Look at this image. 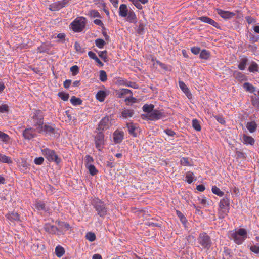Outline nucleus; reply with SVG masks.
Here are the masks:
<instances>
[{
	"instance_id": "nucleus-3",
	"label": "nucleus",
	"mask_w": 259,
	"mask_h": 259,
	"mask_svg": "<svg viewBox=\"0 0 259 259\" xmlns=\"http://www.w3.org/2000/svg\"><path fill=\"white\" fill-rule=\"evenodd\" d=\"M85 24L86 19L83 17L77 18L71 23L72 29L75 32H81Z\"/></svg>"
},
{
	"instance_id": "nucleus-22",
	"label": "nucleus",
	"mask_w": 259,
	"mask_h": 259,
	"mask_svg": "<svg viewBox=\"0 0 259 259\" xmlns=\"http://www.w3.org/2000/svg\"><path fill=\"white\" fill-rule=\"evenodd\" d=\"M248 61V59L246 57L241 58L238 66V68L241 70H244L245 69V66Z\"/></svg>"
},
{
	"instance_id": "nucleus-18",
	"label": "nucleus",
	"mask_w": 259,
	"mask_h": 259,
	"mask_svg": "<svg viewBox=\"0 0 259 259\" xmlns=\"http://www.w3.org/2000/svg\"><path fill=\"white\" fill-rule=\"evenodd\" d=\"M128 13L127 6L125 4H121L119 7V15L122 17H125L127 16Z\"/></svg>"
},
{
	"instance_id": "nucleus-30",
	"label": "nucleus",
	"mask_w": 259,
	"mask_h": 259,
	"mask_svg": "<svg viewBox=\"0 0 259 259\" xmlns=\"http://www.w3.org/2000/svg\"><path fill=\"white\" fill-rule=\"evenodd\" d=\"M61 8H62V6L59 1L50 5V9L52 11H58Z\"/></svg>"
},
{
	"instance_id": "nucleus-21",
	"label": "nucleus",
	"mask_w": 259,
	"mask_h": 259,
	"mask_svg": "<svg viewBox=\"0 0 259 259\" xmlns=\"http://www.w3.org/2000/svg\"><path fill=\"white\" fill-rule=\"evenodd\" d=\"M242 139L245 144H250L251 145H253L255 143L254 138L251 136L244 134L243 135Z\"/></svg>"
},
{
	"instance_id": "nucleus-42",
	"label": "nucleus",
	"mask_w": 259,
	"mask_h": 259,
	"mask_svg": "<svg viewBox=\"0 0 259 259\" xmlns=\"http://www.w3.org/2000/svg\"><path fill=\"white\" fill-rule=\"evenodd\" d=\"M90 174L92 176H94L97 174L98 170H97L95 166L92 164H90L87 166Z\"/></svg>"
},
{
	"instance_id": "nucleus-62",
	"label": "nucleus",
	"mask_w": 259,
	"mask_h": 259,
	"mask_svg": "<svg viewBox=\"0 0 259 259\" xmlns=\"http://www.w3.org/2000/svg\"><path fill=\"white\" fill-rule=\"evenodd\" d=\"M37 50L38 52L41 53L47 52L49 50V49L46 47L45 45H42L38 48Z\"/></svg>"
},
{
	"instance_id": "nucleus-12",
	"label": "nucleus",
	"mask_w": 259,
	"mask_h": 259,
	"mask_svg": "<svg viewBox=\"0 0 259 259\" xmlns=\"http://www.w3.org/2000/svg\"><path fill=\"white\" fill-rule=\"evenodd\" d=\"M45 231L51 234H55L58 231L57 227L49 223H46L44 226Z\"/></svg>"
},
{
	"instance_id": "nucleus-60",
	"label": "nucleus",
	"mask_w": 259,
	"mask_h": 259,
	"mask_svg": "<svg viewBox=\"0 0 259 259\" xmlns=\"http://www.w3.org/2000/svg\"><path fill=\"white\" fill-rule=\"evenodd\" d=\"M74 48L76 51L79 52H83V49L81 48L80 46L79 43L76 41L74 44Z\"/></svg>"
},
{
	"instance_id": "nucleus-16",
	"label": "nucleus",
	"mask_w": 259,
	"mask_h": 259,
	"mask_svg": "<svg viewBox=\"0 0 259 259\" xmlns=\"http://www.w3.org/2000/svg\"><path fill=\"white\" fill-rule=\"evenodd\" d=\"M230 205V200L227 197H224L220 202L219 207L221 209L229 208Z\"/></svg>"
},
{
	"instance_id": "nucleus-46",
	"label": "nucleus",
	"mask_w": 259,
	"mask_h": 259,
	"mask_svg": "<svg viewBox=\"0 0 259 259\" xmlns=\"http://www.w3.org/2000/svg\"><path fill=\"white\" fill-rule=\"evenodd\" d=\"M100 79L102 82H105L107 80V75L104 70H101L100 71Z\"/></svg>"
},
{
	"instance_id": "nucleus-50",
	"label": "nucleus",
	"mask_w": 259,
	"mask_h": 259,
	"mask_svg": "<svg viewBox=\"0 0 259 259\" xmlns=\"http://www.w3.org/2000/svg\"><path fill=\"white\" fill-rule=\"evenodd\" d=\"M251 103L253 106L257 108L259 110V97H255L252 98Z\"/></svg>"
},
{
	"instance_id": "nucleus-55",
	"label": "nucleus",
	"mask_w": 259,
	"mask_h": 259,
	"mask_svg": "<svg viewBox=\"0 0 259 259\" xmlns=\"http://www.w3.org/2000/svg\"><path fill=\"white\" fill-rule=\"evenodd\" d=\"M90 15L92 17L95 18V17H98L101 18V15L98 11L93 10H91L90 12Z\"/></svg>"
},
{
	"instance_id": "nucleus-34",
	"label": "nucleus",
	"mask_w": 259,
	"mask_h": 259,
	"mask_svg": "<svg viewBox=\"0 0 259 259\" xmlns=\"http://www.w3.org/2000/svg\"><path fill=\"white\" fill-rule=\"evenodd\" d=\"M194 180V174L191 171H188L186 175L185 181L188 183L191 184Z\"/></svg>"
},
{
	"instance_id": "nucleus-40",
	"label": "nucleus",
	"mask_w": 259,
	"mask_h": 259,
	"mask_svg": "<svg viewBox=\"0 0 259 259\" xmlns=\"http://www.w3.org/2000/svg\"><path fill=\"white\" fill-rule=\"evenodd\" d=\"M181 164L184 166H190L192 164L190 163L189 158L188 157H183L180 160Z\"/></svg>"
},
{
	"instance_id": "nucleus-43",
	"label": "nucleus",
	"mask_w": 259,
	"mask_h": 259,
	"mask_svg": "<svg viewBox=\"0 0 259 259\" xmlns=\"http://www.w3.org/2000/svg\"><path fill=\"white\" fill-rule=\"evenodd\" d=\"M176 213L178 217L179 218L180 221L183 224H185L187 222V219L184 214L179 210L176 211Z\"/></svg>"
},
{
	"instance_id": "nucleus-63",
	"label": "nucleus",
	"mask_w": 259,
	"mask_h": 259,
	"mask_svg": "<svg viewBox=\"0 0 259 259\" xmlns=\"http://www.w3.org/2000/svg\"><path fill=\"white\" fill-rule=\"evenodd\" d=\"M66 35L64 33H60L58 34L57 37L60 39V42H64Z\"/></svg>"
},
{
	"instance_id": "nucleus-4",
	"label": "nucleus",
	"mask_w": 259,
	"mask_h": 259,
	"mask_svg": "<svg viewBox=\"0 0 259 259\" xmlns=\"http://www.w3.org/2000/svg\"><path fill=\"white\" fill-rule=\"evenodd\" d=\"M42 152L45 157L49 161L55 162L57 164H58L61 162V159L56 154L54 150L45 148L42 150Z\"/></svg>"
},
{
	"instance_id": "nucleus-25",
	"label": "nucleus",
	"mask_w": 259,
	"mask_h": 259,
	"mask_svg": "<svg viewBox=\"0 0 259 259\" xmlns=\"http://www.w3.org/2000/svg\"><path fill=\"white\" fill-rule=\"evenodd\" d=\"M248 71L250 72H258L259 66L254 61H252L250 65L248 67Z\"/></svg>"
},
{
	"instance_id": "nucleus-14",
	"label": "nucleus",
	"mask_w": 259,
	"mask_h": 259,
	"mask_svg": "<svg viewBox=\"0 0 259 259\" xmlns=\"http://www.w3.org/2000/svg\"><path fill=\"white\" fill-rule=\"evenodd\" d=\"M218 13L224 19H229L235 16V13L233 12L225 11L221 9H218Z\"/></svg>"
},
{
	"instance_id": "nucleus-20",
	"label": "nucleus",
	"mask_w": 259,
	"mask_h": 259,
	"mask_svg": "<svg viewBox=\"0 0 259 259\" xmlns=\"http://www.w3.org/2000/svg\"><path fill=\"white\" fill-rule=\"evenodd\" d=\"M231 238L233 239L234 242L237 244H241L244 241L245 239L243 237H241L239 235H237L236 234L233 233L231 235Z\"/></svg>"
},
{
	"instance_id": "nucleus-8",
	"label": "nucleus",
	"mask_w": 259,
	"mask_h": 259,
	"mask_svg": "<svg viewBox=\"0 0 259 259\" xmlns=\"http://www.w3.org/2000/svg\"><path fill=\"white\" fill-rule=\"evenodd\" d=\"M109 117L108 116L103 118L98 124L97 130L102 132L103 131L108 129L109 127Z\"/></svg>"
},
{
	"instance_id": "nucleus-51",
	"label": "nucleus",
	"mask_w": 259,
	"mask_h": 259,
	"mask_svg": "<svg viewBox=\"0 0 259 259\" xmlns=\"http://www.w3.org/2000/svg\"><path fill=\"white\" fill-rule=\"evenodd\" d=\"M131 94L132 92L127 89H122L118 94V97L121 98L124 95Z\"/></svg>"
},
{
	"instance_id": "nucleus-23",
	"label": "nucleus",
	"mask_w": 259,
	"mask_h": 259,
	"mask_svg": "<svg viewBox=\"0 0 259 259\" xmlns=\"http://www.w3.org/2000/svg\"><path fill=\"white\" fill-rule=\"evenodd\" d=\"M246 127L250 133L254 132L257 128V124L255 121H251L247 122Z\"/></svg>"
},
{
	"instance_id": "nucleus-61",
	"label": "nucleus",
	"mask_w": 259,
	"mask_h": 259,
	"mask_svg": "<svg viewBox=\"0 0 259 259\" xmlns=\"http://www.w3.org/2000/svg\"><path fill=\"white\" fill-rule=\"evenodd\" d=\"M44 161V158L42 157H39L38 158H36L34 159V163L37 165H41V164H42Z\"/></svg>"
},
{
	"instance_id": "nucleus-15",
	"label": "nucleus",
	"mask_w": 259,
	"mask_h": 259,
	"mask_svg": "<svg viewBox=\"0 0 259 259\" xmlns=\"http://www.w3.org/2000/svg\"><path fill=\"white\" fill-rule=\"evenodd\" d=\"M7 219L12 222L17 221V222H21V220L20 218V215L16 212H12L9 214H7L6 215Z\"/></svg>"
},
{
	"instance_id": "nucleus-36",
	"label": "nucleus",
	"mask_w": 259,
	"mask_h": 259,
	"mask_svg": "<svg viewBox=\"0 0 259 259\" xmlns=\"http://www.w3.org/2000/svg\"><path fill=\"white\" fill-rule=\"evenodd\" d=\"M243 87L247 91H249L250 93H253L255 91L254 87L249 82L244 83Z\"/></svg>"
},
{
	"instance_id": "nucleus-17",
	"label": "nucleus",
	"mask_w": 259,
	"mask_h": 259,
	"mask_svg": "<svg viewBox=\"0 0 259 259\" xmlns=\"http://www.w3.org/2000/svg\"><path fill=\"white\" fill-rule=\"evenodd\" d=\"M126 20L133 23H136L137 22V17L136 14L133 11H130L127 15Z\"/></svg>"
},
{
	"instance_id": "nucleus-31",
	"label": "nucleus",
	"mask_w": 259,
	"mask_h": 259,
	"mask_svg": "<svg viewBox=\"0 0 259 259\" xmlns=\"http://www.w3.org/2000/svg\"><path fill=\"white\" fill-rule=\"evenodd\" d=\"M70 102L73 105L76 106L81 105L82 103V101L80 98L73 96L71 98Z\"/></svg>"
},
{
	"instance_id": "nucleus-56",
	"label": "nucleus",
	"mask_w": 259,
	"mask_h": 259,
	"mask_svg": "<svg viewBox=\"0 0 259 259\" xmlns=\"http://www.w3.org/2000/svg\"><path fill=\"white\" fill-rule=\"evenodd\" d=\"M135 5V6L138 9H142L143 7L140 3L138 0H130Z\"/></svg>"
},
{
	"instance_id": "nucleus-10",
	"label": "nucleus",
	"mask_w": 259,
	"mask_h": 259,
	"mask_svg": "<svg viewBox=\"0 0 259 259\" xmlns=\"http://www.w3.org/2000/svg\"><path fill=\"white\" fill-rule=\"evenodd\" d=\"M35 129L31 127L26 128L23 132V136L25 139L30 140L36 136V134L34 133Z\"/></svg>"
},
{
	"instance_id": "nucleus-28",
	"label": "nucleus",
	"mask_w": 259,
	"mask_h": 259,
	"mask_svg": "<svg viewBox=\"0 0 259 259\" xmlns=\"http://www.w3.org/2000/svg\"><path fill=\"white\" fill-rule=\"evenodd\" d=\"M154 106L152 104H145L142 109L144 112L147 113L149 115L154 110Z\"/></svg>"
},
{
	"instance_id": "nucleus-32",
	"label": "nucleus",
	"mask_w": 259,
	"mask_h": 259,
	"mask_svg": "<svg viewBox=\"0 0 259 259\" xmlns=\"http://www.w3.org/2000/svg\"><path fill=\"white\" fill-rule=\"evenodd\" d=\"M234 233L236 234L237 235H239L241 237H243V238L245 239L247 237V231L245 229L240 228L237 231H235Z\"/></svg>"
},
{
	"instance_id": "nucleus-5",
	"label": "nucleus",
	"mask_w": 259,
	"mask_h": 259,
	"mask_svg": "<svg viewBox=\"0 0 259 259\" xmlns=\"http://www.w3.org/2000/svg\"><path fill=\"white\" fill-rule=\"evenodd\" d=\"M44 115L41 110H36L32 116L30 122H32L34 126L39 127L44 124Z\"/></svg>"
},
{
	"instance_id": "nucleus-48",
	"label": "nucleus",
	"mask_w": 259,
	"mask_h": 259,
	"mask_svg": "<svg viewBox=\"0 0 259 259\" xmlns=\"http://www.w3.org/2000/svg\"><path fill=\"white\" fill-rule=\"evenodd\" d=\"M145 25L143 23L140 22L139 27L137 30V32L139 35H142L144 32Z\"/></svg>"
},
{
	"instance_id": "nucleus-59",
	"label": "nucleus",
	"mask_w": 259,
	"mask_h": 259,
	"mask_svg": "<svg viewBox=\"0 0 259 259\" xmlns=\"http://www.w3.org/2000/svg\"><path fill=\"white\" fill-rule=\"evenodd\" d=\"M59 225L60 226L61 228L64 229L66 230H67L70 228V225H69V224L65 222H59Z\"/></svg>"
},
{
	"instance_id": "nucleus-57",
	"label": "nucleus",
	"mask_w": 259,
	"mask_h": 259,
	"mask_svg": "<svg viewBox=\"0 0 259 259\" xmlns=\"http://www.w3.org/2000/svg\"><path fill=\"white\" fill-rule=\"evenodd\" d=\"M214 118L221 124H224L225 123V120L222 115L215 116Z\"/></svg>"
},
{
	"instance_id": "nucleus-39",
	"label": "nucleus",
	"mask_w": 259,
	"mask_h": 259,
	"mask_svg": "<svg viewBox=\"0 0 259 259\" xmlns=\"http://www.w3.org/2000/svg\"><path fill=\"white\" fill-rule=\"evenodd\" d=\"M95 44L99 48L102 49L105 45V41L101 38H98L95 40Z\"/></svg>"
},
{
	"instance_id": "nucleus-44",
	"label": "nucleus",
	"mask_w": 259,
	"mask_h": 259,
	"mask_svg": "<svg viewBox=\"0 0 259 259\" xmlns=\"http://www.w3.org/2000/svg\"><path fill=\"white\" fill-rule=\"evenodd\" d=\"M107 51L106 50H104L103 51H100L98 53L99 56L101 58L103 61L105 62H106L107 60Z\"/></svg>"
},
{
	"instance_id": "nucleus-64",
	"label": "nucleus",
	"mask_w": 259,
	"mask_h": 259,
	"mask_svg": "<svg viewBox=\"0 0 259 259\" xmlns=\"http://www.w3.org/2000/svg\"><path fill=\"white\" fill-rule=\"evenodd\" d=\"M250 249L252 252L255 253H259V246L253 245L250 247Z\"/></svg>"
},
{
	"instance_id": "nucleus-49",
	"label": "nucleus",
	"mask_w": 259,
	"mask_h": 259,
	"mask_svg": "<svg viewBox=\"0 0 259 259\" xmlns=\"http://www.w3.org/2000/svg\"><path fill=\"white\" fill-rule=\"evenodd\" d=\"M229 212V208H225L223 209H221L220 212H219V218L220 219H223L225 218V216H226Z\"/></svg>"
},
{
	"instance_id": "nucleus-54",
	"label": "nucleus",
	"mask_w": 259,
	"mask_h": 259,
	"mask_svg": "<svg viewBox=\"0 0 259 259\" xmlns=\"http://www.w3.org/2000/svg\"><path fill=\"white\" fill-rule=\"evenodd\" d=\"M207 23L212 25L213 26L217 28H220L219 24L217 22H216L214 20L210 18H209L208 20Z\"/></svg>"
},
{
	"instance_id": "nucleus-9",
	"label": "nucleus",
	"mask_w": 259,
	"mask_h": 259,
	"mask_svg": "<svg viewBox=\"0 0 259 259\" xmlns=\"http://www.w3.org/2000/svg\"><path fill=\"white\" fill-rule=\"evenodd\" d=\"M164 117V113L161 111L154 110L149 114L148 119L151 120H156L162 118Z\"/></svg>"
},
{
	"instance_id": "nucleus-29",
	"label": "nucleus",
	"mask_w": 259,
	"mask_h": 259,
	"mask_svg": "<svg viewBox=\"0 0 259 259\" xmlns=\"http://www.w3.org/2000/svg\"><path fill=\"white\" fill-rule=\"evenodd\" d=\"M65 253L64 249L60 246H57L55 248V254L58 257H61Z\"/></svg>"
},
{
	"instance_id": "nucleus-27",
	"label": "nucleus",
	"mask_w": 259,
	"mask_h": 259,
	"mask_svg": "<svg viewBox=\"0 0 259 259\" xmlns=\"http://www.w3.org/2000/svg\"><path fill=\"white\" fill-rule=\"evenodd\" d=\"M106 96V93L105 91L100 90L96 94V98L100 102L104 101Z\"/></svg>"
},
{
	"instance_id": "nucleus-7",
	"label": "nucleus",
	"mask_w": 259,
	"mask_h": 259,
	"mask_svg": "<svg viewBox=\"0 0 259 259\" xmlns=\"http://www.w3.org/2000/svg\"><path fill=\"white\" fill-rule=\"evenodd\" d=\"M36 130L39 133L45 132L46 134H55V130L54 126L50 125L49 124H46L41 125L39 127H37Z\"/></svg>"
},
{
	"instance_id": "nucleus-33",
	"label": "nucleus",
	"mask_w": 259,
	"mask_h": 259,
	"mask_svg": "<svg viewBox=\"0 0 259 259\" xmlns=\"http://www.w3.org/2000/svg\"><path fill=\"white\" fill-rule=\"evenodd\" d=\"M210 56V53L208 51L203 50L200 54V58L202 59L207 60Z\"/></svg>"
},
{
	"instance_id": "nucleus-52",
	"label": "nucleus",
	"mask_w": 259,
	"mask_h": 259,
	"mask_svg": "<svg viewBox=\"0 0 259 259\" xmlns=\"http://www.w3.org/2000/svg\"><path fill=\"white\" fill-rule=\"evenodd\" d=\"M70 70L73 75H76L79 72V68L77 65H74L72 66Z\"/></svg>"
},
{
	"instance_id": "nucleus-58",
	"label": "nucleus",
	"mask_w": 259,
	"mask_h": 259,
	"mask_svg": "<svg viewBox=\"0 0 259 259\" xmlns=\"http://www.w3.org/2000/svg\"><path fill=\"white\" fill-rule=\"evenodd\" d=\"M9 110V107L6 104H3L0 106V112L4 113L7 112Z\"/></svg>"
},
{
	"instance_id": "nucleus-45",
	"label": "nucleus",
	"mask_w": 259,
	"mask_h": 259,
	"mask_svg": "<svg viewBox=\"0 0 259 259\" xmlns=\"http://www.w3.org/2000/svg\"><path fill=\"white\" fill-rule=\"evenodd\" d=\"M0 139L3 142H7L9 140L10 137L7 134L0 131Z\"/></svg>"
},
{
	"instance_id": "nucleus-11",
	"label": "nucleus",
	"mask_w": 259,
	"mask_h": 259,
	"mask_svg": "<svg viewBox=\"0 0 259 259\" xmlns=\"http://www.w3.org/2000/svg\"><path fill=\"white\" fill-rule=\"evenodd\" d=\"M124 139V133L118 130L115 131L113 133V140L116 144L120 143Z\"/></svg>"
},
{
	"instance_id": "nucleus-41",
	"label": "nucleus",
	"mask_w": 259,
	"mask_h": 259,
	"mask_svg": "<svg viewBox=\"0 0 259 259\" xmlns=\"http://www.w3.org/2000/svg\"><path fill=\"white\" fill-rule=\"evenodd\" d=\"M58 96L63 101H67L69 97V95L68 93L65 92H59L58 94Z\"/></svg>"
},
{
	"instance_id": "nucleus-26",
	"label": "nucleus",
	"mask_w": 259,
	"mask_h": 259,
	"mask_svg": "<svg viewBox=\"0 0 259 259\" xmlns=\"http://www.w3.org/2000/svg\"><path fill=\"white\" fill-rule=\"evenodd\" d=\"M0 162L8 164L12 163L13 161L10 157L7 156L0 153Z\"/></svg>"
},
{
	"instance_id": "nucleus-19",
	"label": "nucleus",
	"mask_w": 259,
	"mask_h": 259,
	"mask_svg": "<svg viewBox=\"0 0 259 259\" xmlns=\"http://www.w3.org/2000/svg\"><path fill=\"white\" fill-rule=\"evenodd\" d=\"M127 127L128 128V133L131 135L133 136L134 137H136L137 136V133L135 132V131L137 130V128L133 123H127Z\"/></svg>"
},
{
	"instance_id": "nucleus-37",
	"label": "nucleus",
	"mask_w": 259,
	"mask_h": 259,
	"mask_svg": "<svg viewBox=\"0 0 259 259\" xmlns=\"http://www.w3.org/2000/svg\"><path fill=\"white\" fill-rule=\"evenodd\" d=\"M85 238L91 242L94 241L96 239L95 233L91 232H89L86 234Z\"/></svg>"
},
{
	"instance_id": "nucleus-13",
	"label": "nucleus",
	"mask_w": 259,
	"mask_h": 259,
	"mask_svg": "<svg viewBox=\"0 0 259 259\" xmlns=\"http://www.w3.org/2000/svg\"><path fill=\"white\" fill-rule=\"evenodd\" d=\"M179 84L180 89L182 90V91L185 94L187 97L189 99H191L192 98V94L189 91V89L186 86L185 83L182 81H179Z\"/></svg>"
},
{
	"instance_id": "nucleus-38",
	"label": "nucleus",
	"mask_w": 259,
	"mask_h": 259,
	"mask_svg": "<svg viewBox=\"0 0 259 259\" xmlns=\"http://www.w3.org/2000/svg\"><path fill=\"white\" fill-rule=\"evenodd\" d=\"M192 126L197 131H200L201 129L199 122L196 119H194L192 120Z\"/></svg>"
},
{
	"instance_id": "nucleus-35",
	"label": "nucleus",
	"mask_w": 259,
	"mask_h": 259,
	"mask_svg": "<svg viewBox=\"0 0 259 259\" xmlns=\"http://www.w3.org/2000/svg\"><path fill=\"white\" fill-rule=\"evenodd\" d=\"M212 192L214 194L221 197L223 196L224 194V193L218 187H217L216 186H213L212 187Z\"/></svg>"
},
{
	"instance_id": "nucleus-6",
	"label": "nucleus",
	"mask_w": 259,
	"mask_h": 259,
	"mask_svg": "<svg viewBox=\"0 0 259 259\" xmlns=\"http://www.w3.org/2000/svg\"><path fill=\"white\" fill-rule=\"evenodd\" d=\"M104 134L102 131H100L95 137V146L99 151H101L104 145Z\"/></svg>"
},
{
	"instance_id": "nucleus-47",
	"label": "nucleus",
	"mask_w": 259,
	"mask_h": 259,
	"mask_svg": "<svg viewBox=\"0 0 259 259\" xmlns=\"http://www.w3.org/2000/svg\"><path fill=\"white\" fill-rule=\"evenodd\" d=\"M35 208L38 210H46L45 204L41 202H37L35 204Z\"/></svg>"
},
{
	"instance_id": "nucleus-24",
	"label": "nucleus",
	"mask_w": 259,
	"mask_h": 259,
	"mask_svg": "<svg viewBox=\"0 0 259 259\" xmlns=\"http://www.w3.org/2000/svg\"><path fill=\"white\" fill-rule=\"evenodd\" d=\"M134 113L135 112L133 110L124 109L122 111L121 115L123 118H126L132 117Z\"/></svg>"
},
{
	"instance_id": "nucleus-53",
	"label": "nucleus",
	"mask_w": 259,
	"mask_h": 259,
	"mask_svg": "<svg viewBox=\"0 0 259 259\" xmlns=\"http://www.w3.org/2000/svg\"><path fill=\"white\" fill-rule=\"evenodd\" d=\"M93 161L94 160L92 157L90 156L89 155L85 156V162L87 166L91 164V163L93 162Z\"/></svg>"
},
{
	"instance_id": "nucleus-2",
	"label": "nucleus",
	"mask_w": 259,
	"mask_h": 259,
	"mask_svg": "<svg viewBox=\"0 0 259 259\" xmlns=\"http://www.w3.org/2000/svg\"><path fill=\"white\" fill-rule=\"evenodd\" d=\"M197 240L202 249L208 250L212 246L211 238L206 232L200 233L199 234Z\"/></svg>"
},
{
	"instance_id": "nucleus-1",
	"label": "nucleus",
	"mask_w": 259,
	"mask_h": 259,
	"mask_svg": "<svg viewBox=\"0 0 259 259\" xmlns=\"http://www.w3.org/2000/svg\"><path fill=\"white\" fill-rule=\"evenodd\" d=\"M92 204L97 212L98 215L104 218L108 211L106 204L101 200L96 198L93 200Z\"/></svg>"
}]
</instances>
